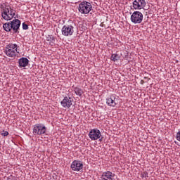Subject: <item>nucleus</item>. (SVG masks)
Returning <instances> with one entry per match:
<instances>
[{
  "label": "nucleus",
  "instance_id": "f257e3e1",
  "mask_svg": "<svg viewBox=\"0 0 180 180\" xmlns=\"http://www.w3.org/2000/svg\"><path fill=\"white\" fill-rule=\"evenodd\" d=\"M4 30L6 32H12V33H19L20 27V20L18 19L13 20L3 25Z\"/></svg>",
  "mask_w": 180,
  "mask_h": 180
},
{
  "label": "nucleus",
  "instance_id": "f03ea898",
  "mask_svg": "<svg viewBox=\"0 0 180 180\" xmlns=\"http://www.w3.org/2000/svg\"><path fill=\"white\" fill-rule=\"evenodd\" d=\"M3 11L1 12V16L4 20H11L15 16V11L13 7L9 5L5 4L2 6Z\"/></svg>",
  "mask_w": 180,
  "mask_h": 180
},
{
  "label": "nucleus",
  "instance_id": "7ed1b4c3",
  "mask_svg": "<svg viewBox=\"0 0 180 180\" xmlns=\"http://www.w3.org/2000/svg\"><path fill=\"white\" fill-rule=\"evenodd\" d=\"M18 47L16 44H8L6 46L5 53L8 57L14 58L19 54V51H18Z\"/></svg>",
  "mask_w": 180,
  "mask_h": 180
},
{
  "label": "nucleus",
  "instance_id": "20e7f679",
  "mask_svg": "<svg viewBox=\"0 0 180 180\" xmlns=\"http://www.w3.org/2000/svg\"><path fill=\"white\" fill-rule=\"evenodd\" d=\"M46 131H47V127H46L44 124L38 123L33 126L32 133L34 136H41L44 134Z\"/></svg>",
  "mask_w": 180,
  "mask_h": 180
},
{
  "label": "nucleus",
  "instance_id": "39448f33",
  "mask_svg": "<svg viewBox=\"0 0 180 180\" xmlns=\"http://www.w3.org/2000/svg\"><path fill=\"white\" fill-rule=\"evenodd\" d=\"M91 9H92V4L88 1H82L79 5V11L80 13H89V12H91Z\"/></svg>",
  "mask_w": 180,
  "mask_h": 180
},
{
  "label": "nucleus",
  "instance_id": "423d86ee",
  "mask_svg": "<svg viewBox=\"0 0 180 180\" xmlns=\"http://www.w3.org/2000/svg\"><path fill=\"white\" fill-rule=\"evenodd\" d=\"M143 15L140 11H134L131 15V21L135 25L141 23L143 22Z\"/></svg>",
  "mask_w": 180,
  "mask_h": 180
},
{
  "label": "nucleus",
  "instance_id": "0eeeda50",
  "mask_svg": "<svg viewBox=\"0 0 180 180\" xmlns=\"http://www.w3.org/2000/svg\"><path fill=\"white\" fill-rule=\"evenodd\" d=\"M63 36H65L66 37H70V36H72L74 34V26L71 25H66L62 27L61 30Z\"/></svg>",
  "mask_w": 180,
  "mask_h": 180
},
{
  "label": "nucleus",
  "instance_id": "6e6552de",
  "mask_svg": "<svg viewBox=\"0 0 180 180\" xmlns=\"http://www.w3.org/2000/svg\"><path fill=\"white\" fill-rule=\"evenodd\" d=\"M70 167L72 171L82 172L84 169V163L79 160H75L72 162Z\"/></svg>",
  "mask_w": 180,
  "mask_h": 180
},
{
  "label": "nucleus",
  "instance_id": "1a4fd4ad",
  "mask_svg": "<svg viewBox=\"0 0 180 180\" xmlns=\"http://www.w3.org/2000/svg\"><path fill=\"white\" fill-rule=\"evenodd\" d=\"M89 136L91 140H98V139L102 137V134H101V131H99V129H94L89 131Z\"/></svg>",
  "mask_w": 180,
  "mask_h": 180
},
{
  "label": "nucleus",
  "instance_id": "9d476101",
  "mask_svg": "<svg viewBox=\"0 0 180 180\" xmlns=\"http://www.w3.org/2000/svg\"><path fill=\"white\" fill-rule=\"evenodd\" d=\"M73 99L71 97L65 96L60 102V105L63 108H65L66 109H70L71 106H72Z\"/></svg>",
  "mask_w": 180,
  "mask_h": 180
},
{
  "label": "nucleus",
  "instance_id": "9b49d317",
  "mask_svg": "<svg viewBox=\"0 0 180 180\" xmlns=\"http://www.w3.org/2000/svg\"><path fill=\"white\" fill-rule=\"evenodd\" d=\"M115 174L110 171L104 172L101 175V180H113Z\"/></svg>",
  "mask_w": 180,
  "mask_h": 180
},
{
  "label": "nucleus",
  "instance_id": "f8f14e48",
  "mask_svg": "<svg viewBox=\"0 0 180 180\" xmlns=\"http://www.w3.org/2000/svg\"><path fill=\"white\" fill-rule=\"evenodd\" d=\"M134 9H143L146 6L145 1H134L133 2Z\"/></svg>",
  "mask_w": 180,
  "mask_h": 180
},
{
  "label": "nucleus",
  "instance_id": "ddd939ff",
  "mask_svg": "<svg viewBox=\"0 0 180 180\" xmlns=\"http://www.w3.org/2000/svg\"><path fill=\"white\" fill-rule=\"evenodd\" d=\"M115 99H116L115 96H110L106 100L107 105H108V106H112V108H115V106H116V101H115Z\"/></svg>",
  "mask_w": 180,
  "mask_h": 180
},
{
  "label": "nucleus",
  "instance_id": "4468645a",
  "mask_svg": "<svg viewBox=\"0 0 180 180\" xmlns=\"http://www.w3.org/2000/svg\"><path fill=\"white\" fill-rule=\"evenodd\" d=\"M18 63L20 67H27V64H29V60L27 58H21L19 59Z\"/></svg>",
  "mask_w": 180,
  "mask_h": 180
},
{
  "label": "nucleus",
  "instance_id": "2eb2a0df",
  "mask_svg": "<svg viewBox=\"0 0 180 180\" xmlns=\"http://www.w3.org/2000/svg\"><path fill=\"white\" fill-rule=\"evenodd\" d=\"M72 88L75 94L77 96H82V94H84V91L82 90V89L79 87H74V86H72Z\"/></svg>",
  "mask_w": 180,
  "mask_h": 180
},
{
  "label": "nucleus",
  "instance_id": "dca6fc26",
  "mask_svg": "<svg viewBox=\"0 0 180 180\" xmlns=\"http://www.w3.org/2000/svg\"><path fill=\"white\" fill-rule=\"evenodd\" d=\"M120 56L117 54V53H113L111 56V60L112 61H117L118 60H120Z\"/></svg>",
  "mask_w": 180,
  "mask_h": 180
},
{
  "label": "nucleus",
  "instance_id": "f3484780",
  "mask_svg": "<svg viewBox=\"0 0 180 180\" xmlns=\"http://www.w3.org/2000/svg\"><path fill=\"white\" fill-rule=\"evenodd\" d=\"M22 29L24 30H27V29H29V26L26 23L23 22L22 23Z\"/></svg>",
  "mask_w": 180,
  "mask_h": 180
},
{
  "label": "nucleus",
  "instance_id": "a211bd4d",
  "mask_svg": "<svg viewBox=\"0 0 180 180\" xmlns=\"http://www.w3.org/2000/svg\"><path fill=\"white\" fill-rule=\"evenodd\" d=\"M3 136H8L9 133L8 131H4V133L1 134Z\"/></svg>",
  "mask_w": 180,
  "mask_h": 180
},
{
  "label": "nucleus",
  "instance_id": "6ab92c4d",
  "mask_svg": "<svg viewBox=\"0 0 180 180\" xmlns=\"http://www.w3.org/2000/svg\"><path fill=\"white\" fill-rule=\"evenodd\" d=\"M146 175H148V174H147V172H144L143 174V176H146Z\"/></svg>",
  "mask_w": 180,
  "mask_h": 180
},
{
  "label": "nucleus",
  "instance_id": "aec40b11",
  "mask_svg": "<svg viewBox=\"0 0 180 180\" xmlns=\"http://www.w3.org/2000/svg\"><path fill=\"white\" fill-rule=\"evenodd\" d=\"M138 1H144V0H138Z\"/></svg>",
  "mask_w": 180,
  "mask_h": 180
},
{
  "label": "nucleus",
  "instance_id": "412c9836",
  "mask_svg": "<svg viewBox=\"0 0 180 180\" xmlns=\"http://www.w3.org/2000/svg\"><path fill=\"white\" fill-rule=\"evenodd\" d=\"M175 143H176V144H178V143H176V141H175Z\"/></svg>",
  "mask_w": 180,
  "mask_h": 180
}]
</instances>
